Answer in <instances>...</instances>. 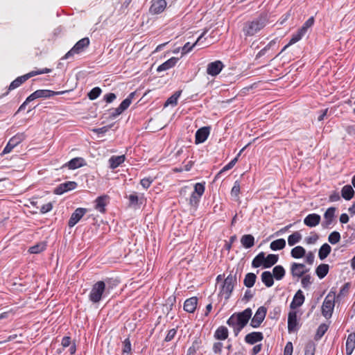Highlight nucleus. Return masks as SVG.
<instances>
[{
  "label": "nucleus",
  "instance_id": "052dcab7",
  "mask_svg": "<svg viewBox=\"0 0 355 355\" xmlns=\"http://www.w3.org/2000/svg\"><path fill=\"white\" fill-rule=\"evenodd\" d=\"M153 181V180L150 178H144L141 180L140 184L144 189H148L150 186Z\"/></svg>",
  "mask_w": 355,
  "mask_h": 355
},
{
  "label": "nucleus",
  "instance_id": "79ce46f5",
  "mask_svg": "<svg viewBox=\"0 0 355 355\" xmlns=\"http://www.w3.org/2000/svg\"><path fill=\"white\" fill-rule=\"evenodd\" d=\"M205 35V33H202L200 35V36H199V37L198 38V40H196V42L195 43H193L192 45H190V43L189 42H187L184 44V46L182 47V55H184L187 53H189V51H191L192 50V49L197 44V43L200 40V39L204 36Z\"/></svg>",
  "mask_w": 355,
  "mask_h": 355
},
{
  "label": "nucleus",
  "instance_id": "4c0bfd02",
  "mask_svg": "<svg viewBox=\"0 0 355 355\" xmlns=\"http://www.w3.org/2000/svg\"><path fill=\"white\" fill-rule=\"evenodd\" d=\"M302 239V234L299 232H295L291 234L288 238V244L290 246H293L299 243Z\"/></svg>",
  "mask_w": 355,
  "mask_h": 355
},
{
  "label": "nucleus",
  "instance_id": "b1692460",
  "mask_svg": "<svg viewBox=\"0 0 355 355\" xmlns=\"http://www.w3.org/2000/svg\"><path fill=\"white\" fill-rule=\"evenodd\" d=\"M108 197L107 196H102L96 198L95 200V209L101 213L105 211V206L107 204Z\"/></svg>",
  "mask_w": 355,
  "mask_h": 355
},
{
  "label": "nucleus",
  "instance_id": "6e6552de",
  "mask_svg": "<svg viewBox=\"0 0 355 355\" xmlns=\"http://www.w3.org/2000/svg\"><path fill=\"white\" fill-rule=\"evenodd\" d=\"M304 263L293 262L291 264L290 271L293 279H299L309 271Z\"/></svg>",
  "mask_w": 355,
  "mask_h": 355
},
{
  "label": "nucleus",
  "instance_id": "39448f33",
  "mask_svg": "<svg viewBox=\"0 0 355 355\" xmlns=\"http://www.w3.org/2000/svg\"><path fill=\"white\" fill-rule=\"evenodd\" d=\"M236 277L232 275H229L223 281L220 287L219 295L223 297L226 300L229 299L234 289Z\"/></svg>",
  "mask_w": 355,
  "mask_h": 355
},
{
  "label": "nucleus",
  "instance_id": "f704fd0d",
  "mask_svg": "<svg viewBox=\"0 0 355 355\" xmlns=\"http://www.w3.org/2000/svg\"><path fill=\"white\" fill-rule=\"evenodd\" d=\"M329 268L328 264L322 263L317 267L315 270L316 275L320 279H322L327 275Z\"/></svg>",
  "mask_w": 355,
  "mask_h": 355
},
{
  "label": "nucleus",
  "instance_id": "2eb2a0df",
  "mask_svg": "<svg viewBox=\"0 0 355 355\" xmlns=\"http://www.w3.org/2000/svg\"><path fill=\"white\" fill-rule=\"evenodd\" d=\"M87 209L85 208H77L71 214L68 225L70 227H73L86 214Z\"/></svg>",
  "mask_w": 355,
  "mask_h": 355
},
{
  "label": "nucleus",
  "instance_id": "680f3d73",
  "mask_svg": "<svg viewBox=\"0 0 355 355\" xmlns=\"http://www.w3.org/2000/svg\"><path fill=\"white\" fill-rule=\"evenodd\" d=\"M292 353H293V344L291 342H288L286 343V345L285 346L284 355H292Z\"/></svg>",
  "mask_w": 355,
  "mask_h": 355
},
{
  "label": "nucleus",
  "instance_id": "c756f323",
  "mask_svg": "<svg viewBox=\"0 0 355 355\" xmlns=\"http://www.w3.org/2000/svg\"><path fill=\"white\" fill-rule=\"evenodd\" d=\"M306 254V250L300 245L293 248L291 251V255L294 259H301Z\"/></svg>",
  "mask_w": 355,
  "mask_h": 355
},
{
  "label": "nucleus",
  "instance_id": "338daca9",
  "mask_svg": "<svg viewBox=\"0 0 355 355\" xmlns=\"http://www.w3.org/2000/svg\"><path fill=\"white\" fill-rule=\"evenodd\" d=\"M115 98H116V95L113 93L107 94L104 96L105 101L108 103H112Z\"/></svg>",
  "mask_w": 355,
  "mask_h": 355
},
{
  "label": "nucleus",
  "instance_id": "a18cd8bd",
  "mask_svg": "<svg viewBox=\"0 0 355 355\" xmlns=\"http://www.w3.org/2000/svg\"><path fill=\"white\" fill-rule=\"evenodd\" d=\"M340 240V234L338 232H331L328 237V241L331 244H336L338 243Z\"/></svg>",
  "mask_w": 355,
  "mask_h": 355
},
{
  "label": "nucleus",
  "instance_id": "774afa93",
  "mask_svg": "<svg viewBox=\"0 0 355 355\" xmlns=\"http://www.w3.org/2000/svg\"><path fill=\"white\" fill-rule=\"evenodd\" d=\"M123 111L122 110L119 109V106L116 108H115L111 113H110V117L111 118H116L117 116L120 115Z\"/></svg>",
  "mask_w": 355,
  "mask_h": 355
},
{
  "label": "nucleus",
  "instance_id": "e2e57ef3",
  "mask_svg": "<svg viewBox=\"0 0 355 355\" xmlns=\"http://www.w3.org/2000/svg\"><path fill=\"white\" fill-rule=\"evenodd\" d=\"M53 205L51 202H48L44 205L42 206L40 208V211L42 214H46L49 211H50L52 209Z\"/></svg>",
  "mask_w": 355,
  "mask_h": 355
},
{
  "label": "nucleus",
  "instance_id": "473e14b6",
  "mask_svg": "<svg viewBox=\"0 0 355 355\" xmlns=\"http://www.w3.org/2000/svg\"><path fill=\"white\" fill-rule=\"evenodd\" d=\"M278 255L268 254L266 257L264 256V268H270L278 261Z\"/></svg>",
  "mask_w": 355,
  "mask_h": 355
},
{
  "label": "nucleus",
  "instance_id": "37998d69",
  "mask_svg": "<svg viewBox=\"0 0 355 355\" xmlns=\"http://www.w3.org/2000/svg\"><path fill=\"white\" fill-rule=\"evenodd\" d=\"M46 248V243L44 242L37 243V245L32 246L29 248L28 251L32 254H37L43 250H44Z\"/></svg>",
  "mask_w": 355,
  "mask_h": 355
},
{
  "label": "nucleus",
  "instance_id": "a19ab883",
  "mask_svg": "<svg viewBox=\"0 0 355 355\" xmlns=\"http://www.w3.org/2000/svg\"><path fill=\"white\" fill-rule=\"evenodd\" d=\"M252 266L254 268H258L261 266L264 267V252H260L254 258Z\"/></svg>",
  "mask_w": 355,
  "mask_h": 355
},
{
  "label": "nucleus",
  "instance_id": "603ef678",
  "mask_svg": "<svg viewBox=\"0 0 355 355\" xmlns=\"http://www.w3.org/2000/svg\"><path fill=\"white\" fill-rule=\"evenodd\" d=\"M328 329V325L325 324H322L319 326L317 333H316V337L319 339L327 331Z\"/></svg>",
  "mask_w": 355,
  "mask_h": 355
},
{
  "label": "nucleus",
  "instance_id": "c9c22d12",
  "mask_svg": "<svg viewBox=\"0 0 355 355\" xmlns=\"http://www.w3.org/2000/svg\"><path fill=\"white\" fill-rule=\"evenodd\" d=\"M214 336L218 340H225L228 336L227 329L223 326L218 327L215 332Z\"/></svg>",
  "mask_w": 355,
  "mask_h": 355
},
{
  "label": "nucleus",
  "instance_id": "3c124183",
  "mask_svg": "<svg viewBox=\"0 0 355 355\" xmlns=\"http://www.w3.org/2000/svg\"><path fill=\"white\" fill-rule=\"evenodd\" d=\"M123 354L129 355L131 352V343L129 338L125 339L123 342Z\"/></svg>",
  "mask_w": 355,
  "mask_h": 355
},
{
  "label": "nucleus",
  "instance_id": "393cba45",
  "mask_svg": "<svg viewBox=\"0 0 355 355\" xmlns=\"http://www.w3.org/2000/svg\"><path fill=\"white\" fill-rule=\"evenodd\" d=\"M178 60V58L173 57V58L168 59L167 61H166L163 64H160L157 67V71L158 72L166 71V70L173 67L176 64Z\"/></svg>",
  "mask_w": 355,
  "mask_h": 355
},
{
  "label": "nucleus",
  "instance_id": "c03bdc74",
  "mask_svg": "<svg viewBox=\"0 0 355 355\" xmlns=\"http://www.w3.org/2000/svg\"><path fill=\"white\" fill-rule=\"evenodd\" d=\"M180 94L181 91L176 92L173 95H172L170 98H168V100L164 104V106H168V105H171L173 106L176 105L178 98L180 97Z\"/></svg>",
  "mask_w": 355,
  "mask_h": 355
},
{
  "label": "nucleus",
  "instance_id": "f257e3e1",
  "mask_svg": "<svg viewBox=\"0 0 355 355\" xmlns=\"http://www.w3.org/2000/svg\"><path fill=\"white\" fill-rule=\"evenodd\" d=\"M252 310L248 308L242 312L234 313L227 320V324L234 329L236 336L238 335L241 329L247 324L252 316Z\"/></svg>",
  "mask_w": 355,
  "mask_h": 355
},
{
  "label": "nucleus",
  "instance_id": "1a4fd4ad",
  "mask_svg": "<svg viewBox=\"0 0 355 355\" xmlns=\"http://www.w3.org/2000/svg\"><path fill=\"white\" fill-rule=\"evenodd\" d=\"M205 191V186L202 183H196L194 185V191L189 198V205L196 207Z\"/></svg>",
  "mask_w": 355,
  "mask_h": 355
},
{
  "label": "nucleus",
  "instance_id": "de8ad7c7",
  "mask_svg": "<svg viewBox=\"0 0 355 355\" xmlns=\"http://www.w3.org/2000/svg\"><path fill=\"white\" fill-rule=\"evenodd\" d=\"M314 24V18L313 17H310L305 23L303 24L302 28L299 29L304 35H305L307 32V30L311 28Z\"/></svg>",
  "mask_w": 355,
  "mask_h": 355
},
{
  "label": "nucleus",
  "instance_id": "9b49d317",
  "mask_svg": "<svg viewBox=\"0 0 355 355\" xmlns=\"http://www.w3.org/2000/svg\"><path fill=\"white\" fill-rule=\"evenodd\" d=\"M266 309L264 306H260L255 315H254L253 318L251 320V326L254 328H257L259 327L261 323L263 322L266 317Z\"/></svg>",
  "mask_w": 355,
  "mask_h": 355
},
{
  "label": "nucleus",
  "instance_id": "4d7b16f0",
  "mask_svg": "<svg viewBox=\"0 0 355 355\" xmlns=\"http://www.w3.org/2000/svg\"><path fill=\"white\" fill-rule=\"evenodd\" d=\"M319 239L317 234H312L311 236L305 238V242L307 244H314Z\"/></svg>",
  "mask_w": 355,
  "mask_h": 355
},
{
  "label": "nucleus",
  "instance_id": "58836bf2",
  "mask_svg": "<svg viewBox=\"0 0 355 355\" xmlns=\"http://www.w3.org/2000/svg\"><path fill=\"white\" fill-rule=\"evenodd\" d=\"M331 248L329 244H327V243L323 244L319 250V252H318L319 258L321 260L324 259L331 252Z\"/></svg>",
  "mask_w": 355,
  "mask_h": 355
},
{
  "label": "nucleus",
  "instance_id": "4be33fe9",
  "mask_svg": "<svg viewBox=\"0 0 355 355\" xmlns=\"http://www.w3.org/2000/svg\"><path fill=\"white\" fill-rule=\"evenodd\" d=\"M304 302V296L301 290H299L295 293L292 302L291 303V308L295 309L300 306Z\"/></svg>",
  "mask_w": 355,
  "mask_h": 355
},
{
  "label": "nucleus",
  "instance_id": "bf43d9fd",
  "mask_svg": "<svg viewBox=\"0 0 355 355\" xmlns=\"http://www.w3.org/2000/svg\"><path fill=\"white\" fill-rule=\"evenodd\" d=\"M305 261L309 265H312L314 262L315 256L313 252H309L308 253H306L305 254Z\"/></svg>",
  "mask_w": 355,
  "mask_h": 355
},
{
  "label": "nucleus",
  "instance_id": "20e7f679",
  "mask_svg": "<svg viewBox=\"0 0 355 355\" xmlns=\"http://www.w3.org/2000/svg\"><path fill=\"white\" fill-rule=\"evenodd\" d=\"M64 92H53L48 89H39L32 93L28 96L26 101L21 105L18 111H20L25 108V106L31 101L40 98H49L51 96L63 94Z\"/></svg>",
  "mask_w": 355,
  "mask_h": 355
},
{
  "label": "nucleus",
  "instance_id": "f3484780",
  "mask_svg": "<svg viewBox=\"0 0 355 355\" xmlns=\"http://www.w3.org/2000/svg\"><path fill=\"white\" fill-rule=\"evenodd\" d=\"M166 7L165 0H155L150 8V12L154 15L159 14L164 10Z\"/></svg>",
  "mask_w": 355,
  "mask_h": 355
},
{
  "label": "nucleus",
  "instance_id": "8fccbe9b",
  "mask_svg": "<svg viewBox=\"0 0 355 355\" xmlns=\"http://www.w3.org/2000/svg\"><path fill=\"white\" fill-rule=\"evenodd\" d=\"M101 93V88L96 87L93 88L89 93H88V97L90 100H94L97 98Z\"/></svg>",
  "mask_w": 355,
  "mask_h": 355
},
{
  "label": "nucleus",
  "instance_id": "412c9836",
  "mask_svg": "<svg viewBox=\"0 0 355 355\" xmlns=\"http://www.w3.org/2000/svg\"><path fill=\"white\" fill-rule=\"evenodd\" d=\"M198 298L192 297L187 299L184 304V309L189 313H193L197 307Z\"/></svg>",
  "mask_w": 355,
  "mask_h": 355
},
{
  "label": "nucleus",
  "instance_id": "bb28decb",
  "mask_svg": "<svg viewBox=\"0 0 355 355\" xmlns=\"http://www.w3.org/2000/svg\"><path fill=\"white\" fill-rule=\"evenodd\" d=\"M354 195V190L351 185H345L341 189V196L346 200H351Z\"/></svg>",
  "mask_w": 355,
  "mask_h": 355
},
{
  "label": "nucleus",
  "instance_id": "5701e85b",
  "mask_svg": "<svg viewBox=\"0 0 355 355\" xmlns=\"http://www.w3.org/2000/svg\"><path fill=\"white\" fill-rule=\"evenodd\" d=\"M263 338V334L261 332H252L248 334L245 337L246 343L253 345L257 342L262 340Z\"/></svg>",
  "mask_w": 355,
  "mask_h": 355
},
{
  "label": "nucleus",
  "instance_id": "c85d7f7f",
  "mask_svg": "<svg viewBox=\"0 0 355 355\" xmlns=\"http://www.w3.org/2000/svg\"><path fill=\"white\" fill-rule=\"evenodd\" d=\"M85 164V160L83 158L76 157L67 162L66 166H67L69 169H76L84 166Z\"/></svg>",
  "mask_w": 355,
  "mask_h": 355
},
{
  "label": "nucleus",
  "instance_id": "5fc2aeb1",
  "mask_svg": "<svg viewBox=\"0 0 355 355\" xmlns=\"http://www.w3.org/2000/svg\"><path fill=\"white\" fill-rule=\"evenodd\" d=\"M239 193H240V184L236 181V182H234V187L232 189L231 195L232 196L238 198Z\"/></svg>",
  "mask_w": 355,
  "mask_h": 355
},
{
  "label": "nucleus",
  "instance_id": "7c9ffc66",
  "mask_svg": "<svg viewBox=\"0 0 355 355\" xmlns=\"http://www.w3.org/2000/svg\"><path fill=\"white\" fill-rule=\"evenodd\" d=\"M261 281L267 286L271 287L274 284L273 276L270 271H265L261 274Z\"/></svg>",
  "mask_w": 355,
  "mask_h": 355
},
{
  "label": "nucleus",
  "instance_id": "2f4dec72",
  "mask_svg": "<svg viewBox=\"0 0 355 355\" xmlns=\"http://www.w3.org/2000/svg\"><path fill=\"white\" fill-rule=\"evenodd\" d=\"M241 243L245 248H250L254 244V238L251 234H245L241 237Z\"/></svg>",
  "mask_w": 355,
  "mask_h": 355
},
{
  "label": "nucleus",
  "instance_id": "6ab92c4d",
  "mask_svg": "<svg viewBox=\"0 0 355 355\" xmlns=\"http://www.w3.org/2000/svg\"><path fill=\"white\" fill-rule=\"evenodd\" d=\"M320 220L321 217L320 215L311 214L304 219V223L308 227H313L317 226L320 223Z\"/></svg>",
  "mask_w": 355,
  "mask_h": 355
},
{
  "label": "nucleus",
  "instance_id": "f8f14e48",
  "mask_svg": "<svg viewBox=\"0 0 355 355\" xmlns=\"http://www.w3.org/2000/svg\"><path fill=\"white\" fill-rule=\"evenodd\" d=\"M24 139V134H18L12 137L3 150V154H7Z\"/></svg>",
  "mask_w": 355,
  "mask_h": 355
},
{
  "label": "nucleus",
  "instance_id": "49530a36",
  "mask_svg": "<svg viewBox=\"0 0 355 355\" xmlns=\"http://www.w3.org/2000/svg\"><path fill=\"white\" fill-rule=\"evenodd\" d=\"M315 350V345L313 342L309 341L305 346L304 355H314Z\"/></svg>",
  "mask_w": 355,
  "mask_h": 355
},
{
  "label": "nucleus",
  "instance_id": "ddd939ff",
  "mask_svg": "<svg viewBox=\"0 0 355 355\" xmlns=\"http://www.w3.org/2000/svg\"><path fill=\"white\" fill-rule=\"evenodd\" d=\"M224 65L220 60H216L208 64L207 67V73L212 76L218 75L223 69Z\"/></svg>",
  "mask_w": 355,
  "mask_h": 355
},
{
  "label": "nucleus",
  "instance_id": "13d9d810",
  "mask_svg": "<svg viewBox=\"0 0 355 355\" xmlns=\"http://www.w3.org/2000/svg\"><path fill=\"white\" fill-rule=\"evenodd\" d=\"M238 161V157H236L235 158H234L230 162H229L227 165H225L223 169L220 171V173H222L223 171H226L227 170H230L232 168L234 167V166L236 164V163Z\"/></svg>",
  "mask_w": 355,
  "mask_h": 355
},
{
  "label": "nucleus",
  "instance_id": "423d86ee",
  "mask_svg": "<svg viewBox=\"0 0 355 355\" xmlns=\"http://www.w3.org/2000/svg\"><path fill=\"white\" fill-rule=\"evenodd\" d=\"M51 71V69L45 68L42 70H38V71H33L26 75H24L22 76L18 77L15 80H13L11 84L9 86V89H14L18 87H19L23 83H24L26 80H27L29 78L38 75V74H42V73H47Z\"/></svg>",
  "mask_w": 355,
  "mask_h": 355
},
{
  "label": "nucleus",
  "instance_id": "09e8293b",
  "mask_svg": "<svg viewBox=\"0 0 355 355\" xmlns=\"http://www.w3.org/2000/svg\"><path fill=\"white\" fill-rule=\"evenodd\" d=\"M134 96V93H131L128 98L124 99L121 103L119 105V109L123 111L125 110L131 104L132 98Z\"/></svg>",
  "mask_w": 355,
  "mask_h": 355
},
{
  "label": "nucleus",
  "instance_id": "a211bd4d",
  "mask_svg": "<svg viewBox=\"0 0 355 355\" xmlns=\"http://www.w3.org/2000/svg\"><path fill=\"white\" fill-rule=\"evenodd\" d=\"M209 127H202L198 129L196 133V144L203 143L209 135Z\"/></svg>",
  "mask_w": 355,
  "mask_h": 355
},
{
  "label": "nucleus",
  "instance_id": "4468645a",
  "mask_svg": "<svg viewBox=\"0 0 355 355\" xmlns=\"http://www.w3.org/2000/svg\"><path fill=\"white\" fill-rule=\"evenodd\" d=\"M76 187L77 183L76 182L69 181L60 184L55 189L53 192L55 194L62 195L67 191L75 189Z\"/></svg>",
  "mask_w": 355,
  "mask_h": 355
},
{
  "label": "nucleus",
  "instance_id": "72a5a7b5",
  "mask_svg": "<svg viewBox=\"0 0 355 355\" xmlns=\"http://www.w3.org/2000/svg\"><path fill=\"white\" fill-rule=\"evenodd\" d=\"M286 273L285 269L283 266L279 265L273 268L272 276L277 280H281L283 279Z\"/></svg>",
  "mask_w": 355,
  "mask_h": 355
},
{
  "label": "nucleus",
  "instance_id": "f03ea898",
  "mask_svg": "<svg viewBox=\"0 0 355 355\" xmlns=\"http://www.w3.org/2000/svg\"><path fill=\"white\" fill-rule=\"evenodd\" d=\"M267 19L266 16L261 15L257 18L247 21L243 26V32L245 37H252L258 33L266 25Z\"/></svg>",
  "mask_w": 355,
  "mask_h": 355
},
{
  "label": "nucleus",
  "instance_id": "0e129e2a",
  "mask_svg": "<svg viewBox=\"0 0 355 355\" xmlns=\"http://www.w3.org/2000/svg\"><path fill=\"white\" fill-rule=\"evenodd\" d=\"M340 199V196L338 192L333 191L329 196L330 202H336Z\"/></svg>",
  "mask_w": 355,
  "mask_h": 355
},
{
  "label": "nucleus",
  "instance_id": "9d476101",
  "mask_svg": "<svg viewBox=\"0 0 355 355\" xmlns=\"http://www.w3.org/2000/svg\"><path fill=\"white\" fill-rule=\"evenodd\" d=\"M89 44V40L87 37H85L79 40L73 47L68 51L64 58L68 59L71 56H73L74 54H78L80 53L85 48L87 47Z\"/></svg>",
  "mask_w": 355,
  "mask_h": 355
},
{
  "label": "nucleus",
  "instance_id": "aec40b11",
  "mask_svg": "<svg viewBox=\"0 0 355 355\" xmlns=\"http://www.w3.org/2000/svg\"><path fill=\"white\" fill-rule=\"evenodd\" d=\"M297 326V313L291 311L288 316V330L289 332L295 331Z\"/></svg>",
  "mask_w": 355,
  "mask_h": 355
},
{
  "label": "nucleus",
  "instance_id": "864d4df0",
  "mask_svg": "<svg viewBox=\"0 0 355 355\" xmlns=\"http://www.w3.org/2000/svg\"><path fill=\"white\" fill-rule=\"evenodd\" d=\"M304 35L299 30L296 33L293 35L288 43V45L295 44L297 42L300 41Z\"/></svg>",
  "mask_w": 355,
  "mask_h": 355
},
{
  "label": "nucleus",
  "instance_id": "a878e982",
  "mask_svg": "<svg viewBox=\"0 0 355 355\" xmlns=\"http://www.w3.org/2000/svg\"><path fill=\"white\" fill-rule=\"evenodd\" d=\"M355 348V333L350 334L346 341V354L351 355Z\"/></svg>",
  "mask_w": 355,
  "mask_h": 355
},
{
  "label": "nucleus",
  "instance_id": "e433bc0d",
  "mask_svg": "<svg viewBox=\"0 0 355 355\" xmlns=\"http://www.w3.org/2000/svg\"><path fill=\"white\" fill-rule=\"evenodd\" d=\"M286 246V241L284 239H279L271 242L270 248L272 250H282Z\"/></svg>",
  "mask_w": 355,
  "mask_h": 355
},
{
  "label": "nucleus",
  "instance_id": "69168bd1",
  "mask_svg": "<svg viewBox=\"0 0 355 355\" xmlns=\"http://www.w3.org/2000/svg\"><path fill=\"white\" fill-rule=\"evenodd\" d=\"M175 334H176L175 329H172L169 330L166 338H165V340L167 342L171 340L174 338Z\"/></svg>",
  "mask_w": 355,
  "mask_h": 355
},
{
  "label": "nucleus",
  "instance_id": "6e6d98bb",
  "mask_svg": "<svg viewBox=\"0 0 355 355\" xmlns=\"http://www.w3.org/2000/svg\"><path fill=\"white\" fill-rule=\"evenodd\" d=\"M301 284L304 288L308 287L311 284V276L309 275H304L301 277Z\"/></svg>",
  "mask_w": 355,
  "mask_h": 355
},
{
  "label": "nucleus",
  "instance_id": "0eeeda50",
  "mask_svg": "<svg viewBox=\"0 0 355 355\" xmlns=\"http://www.w3.org/2000/svg\"><path fill=\"white\" fill-rule=\"evenodd\" d=\"M335 295L329 293L325 297L322 306V314L326 318H329L334 308Z\"/></svg>",
  "mask_w": 355,
  "mask_h": 355
},
{
  "label": "nucleus",
  "instance_id": "dca6fc26",
  "mask_svg": "<svg viewBox=\"0 0 355 355\" xmlns=\"http://www.w3.org/2000/svg\"><path fill=\"white\" fill-rule=\"evenodd\" d=\"M336 211V209L333 207L327 209L324 214V220L322 224L323 227L327 228L332 224L335 218Z\"/></svg>",
  "mask_w": 355,
  "mask_h": 355
},
{
  "label": "nucleus",
  "instance_id": "7ed1b4c3",
  "mask_svg": "<svg viewBox=\"0 0 355 355\" xmlns=\"http://www.w3.org/2000/svg\"><path fill=\"white\" fill-rule=\"evenodd\" d=\"M109 293V288H106L105 284L103 281H98L94 284L89 295V299L93 303H98Z\"/></svg>",
  "mask_w": 355,
  "mask_h": 355
},
{
  "label": "nucleus",
  "instance_id": "ea45409f",
  "mask_svg": "<svg viewBox=\"0 0 355 355\" xmlns=\"http://www.w3.org/2000/svg\"><path fill=\"white\" fill-rule=\"evenodd\" d=\"M256 279L257 276L255 274L252 272L248 273L245 277L243 284L246 287L251 288L254 286Z\"/></svg>",
  "mask_w": 355,
  "mask_h": 355
},
{
  "label": "nucleus",
  "instance_id": "cd10ccee",
  "mask_svg": "<svg viewBox=\"0 0 355 355\" xmlns=\"http://www.w3.org/2000/svg\"><path fill=\"white\" fill-rule=\"evenodd\" d=\"M125 155L112 156L109 159L110 167L112 169L117 168L120 164L124 162Z\"/></svg>",
  "mask_w": 355,
  "mask_h": 355
}]
</instances>
